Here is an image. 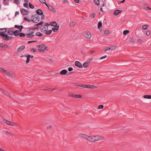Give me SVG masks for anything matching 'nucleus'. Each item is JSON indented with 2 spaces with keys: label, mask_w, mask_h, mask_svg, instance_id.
I'll use <instances>...</instances> for the list:
<instances>
[{
  "label": "nucleus",
  "mask_w": 151,
  "mask_h": 151,
  "mask_svg": "<svg viewBox=\"0 0 151 151\" xmlns=\"http://www.w3.org/2000/svg\"><path fill=\"white\" fill-rule=\"evenodd\" d=\"M75 65L79 68H82V66L81 63L78 61H76L75 62Z\"/></svg>",
  "instance_id": "12"
},
{
  "label": "nucleus",
  "mask_w": 151,
  "mask_h": 151,
  "mask_svg": "<svg viewBox=\"0 0 151 151\" xmlns=\"http://www.w3.org/2000/svg\"><path fill=\"white\" fill-rule=\"evenodd\" d=\"M19 14V12H16L15 13V16H16L17 15Z\"/></svg>",
  "instance_id": "64"
},
{
  "label": "nucleus",
  "mask_w": 151,
  "mask_h": 151,
  "mask_svg": "<svg viewBox=\"0 0 151 151\" xmlns=\"http://www.w3.org/2000/svg\"><path fill=\"white\" fill-rule=\"evenodd\" d=\"M3 132L6 135H9V136H12L13 134L10 132H8L7 131H4Z\"/></svg>",
  "instance_id": "26"
},
{
  "label": "nucleus",
  "mask_w": 151,
  "mask_h": 151,
  "mask_svg": "<svg viewBox=\"0 0 151 151\" xmlns=\"http://www.w3.org/2000/svg\"><path fill=\"white\" fill-rule=\"evenodd\" d=\"M7 76L9 78H13L15 77V75L14 73L12 71H9L8 72V73H7Z\"/></svg>",
  "instance_id": "6"
},
{
  "label": "nucleus",
  "mask_w": 151,
  "mask_h": 151,
  "mask_svg": "<svg viewBox=\"0 0 151 151\" xmlns=\"http://www.w3.org/2000/svg\"><path fill=\"white\" fill-rule=\"evenodd\" d=\"M24 6L25 7H28V4L27 3H25L24 4Z\"/></svg>",
  "instance_id": "55"
},
{
  "label": "nucleus",
  "mask_w": 151,
  "mask_h": 151,
  "mask_svg": "<svg viewBox=\"0 0 151 151\" xmlns=\"http://www.w3.org/2000/svg\"><path fill=\"white\" fill-rule=\"evenodd\" d=\"M104 33L105 34H108L109 33V32L108 30H106L104 31Z\"/></svg>",
  "instance_id": "50"
},
{
  "label": "nucleus",
  "mask_w": 151,
  "mask_h": 151,
  "mask_svg": "<svg viewBox=\"0 0 151 151\" xmlns=\"http://www.w3.org/2000/svg\"><path fill=\"white\" fill-rule=\"evenodd\" d=\"M116 46L115 45L112 46L111 47V50H114L116 49Z\"/></svg>",
  "instance_id": "49"
},
{
  "label": "nucleus",
  "mask_w": 151,
  "mask_h": 151,
  "mask_svg": "<svg viewBox=\"0 0 151 151\" xmlns=\"http://www.w3.org/2000/svg\"><path fill=\"white\" fill-rule=\"evenodd\" d=\"M73 70V68L72 67H69L68 68V70L69 71H72Z\"/></svg>",
  "instance_id": "59"
},
{
  "label": "nucleus",
  "mask_w": 151,
  "mask_h": 151,
  "mask_svg": "<svg viewBox=\"0 0 151 151\" xmlns=\"http://www.w3.org/2000/svg\"><path fill=\"white\" fill-rule=\"evenodd\" d=\"M143 97L145 99H151V95H145L143 96Z\"/></svg>",
  "instance_id": "32"
},
{
  "label": "nucleus",
  "mask_w": 151,
  "mask_h": 151,
  "mask_svg": "<svg viewBox=\"0 0 151 151\" xmlns=\"http://www.w3.org/2000/svg\"><path fill=\"white\" fill-rule=\"evenodd\" d=\"M148 27V25H145L142 26V28L144 29H147Z\"/></svg>",
  "instance_id": "45"
},
{
  "label": "nucleus",
  "mask_w": 151,
  "mask_h": 151,
  "mask_svg": "<svg viewBox=\"0 0 151 151\" xmlns=\"http://www.w3.org/2000/svg\"><path fill=\"white\" fill-rule=\"evenodd\" d=\"M37 40H34V41H29L27 42V43L28 44H30L31 43L33 42H37Z\"/></svg>",
  "instance_id": "53"
},
{
  "label": "nucleus",
  "mask_w": 151,
  "mask_h": 151,
  "mask_svg": "<svg viewBox=\"0 0 151 151\" xmlns=\"http://www.w3.org/2000/svg\"><path fill=\"white\" fill-rule=\"evenodd\" d=\"M19 0H14V3H15L18 4H19Z\"/></svg>",
  "instance_id": "57"
},
{
  "label": "nucleus",
  "mask_w": 151,
  "mask_h": 151,
  "mask_svg": "<svg viewBox=\"0 0 151 151\" xmlns=\"http://www.w3.org/2000/svg\"><path fill=\"white\" fill-rule=\"evenodd\" d=\"M37 47L39 48L38 51L40 52H44L45 50H47L48 49L45 44L38 45Z\"/></svg>",
  "instance_id": "1"
},
{
  "label": "nucleus",
  "mask_w": 151,
  "mask_h": 151,
  "mask_svg": "<svg viewBox=\"0 0 151 151\" xmlns=\"http://www.w3.org/2000/svg\"><path fill=\"white\" fill-rule=\"evenodd\" d=\"M46 32L45 33V34L47 35H49L52 33V31L50 30L48 31L47 30Z\"/></svg>",
  "instance_id": "43"
},
{
  "label": "nucleus",
  "mask_w": 151,
  "mask_h": 151,
  "mask_svg": "<svg viewBox=\"0 0 151 151\" xmlns=\"http://www.w3.org/2000/svg\"><path fill=\"white\" fill-rule=\"evenodd\" d=\"M25 47L24 45H22L19 47L17 49V53L21 52L22 50H24Z\"/></svg>",
  "instance_id": "13"
},
{
  "label": "nucleus",
  "mask_w": 151,
  "mask_h": 151,
  "mask_svg": "<svg viewBox=\"0 0 151 151\" xmlns=\"http://www.w3.org/2000/svg\"><path fill=\"white\" fill-rule=\"evenodd\" d=\"M82 35L84 37L88 39H90L91 36V33L89 32H83Z\"/></svg>",
  "instance_id": "3"
},
{
  "label": "nucleus",
  "mask_w": 151,
  "mask_h": 151,
  "mask_svg": "<svg viewBox=\"0 0 151 151\" xmlns=\"http://www.w3.org/2000/svg\"><path fill=\"white\" fill-rule=\"evenodd\" d=\"M3 121L6 124H7L8 125L10 126L11 123V121H9L7 119H3Z\"/></svg>",
  "instance_id": "21"
},
{
  "label": "nucleus",
  "mask_w": 151,
  "mask_h": 151,
  "mask_svg": "<svg viewBox=\"0 0 151 151\" xmlns=\"http://www.w3.org/2000/svg\"><path fill=\"white\" fill-rule=\"evenodd\" d=\"M24 20L25 21H28V22H30L31 21L30 19H28L26 17H25L24 18Z\"/></svg>",
  "instance_id": "51"
},
{
  "label": "nucleus",
  "mask_w": 151,
  "mask_h": 151,
  "mask_svg": "<svg viewBox=\"0 0 151 151\" xmlns=\"http://www.w3.org/2000/svg\"><path fill=\"white\" fill-rule=\"evenodd\" d=\"M143 7L146 10H151V8L147 4H145Z\"/></svg>",
  "instance_id": "31"
},
{
  "label": "nucleus",
  "mask_w": 151,
  "mask_h": 151,
  "mask_svg": "<svg viewBox=\"0 0 151 151\" xmlns=\"http://www.w3.org/2000/svg\"><path fill=\"white\" fill-rule=\"evenodd\" d=\"M102 25V23L101 22H99L98 24V28H100Z\"/></svg>",
  "instance_id": "42"
},
{
  "label": "nucleus",
  "mask_w": 151,
  "mask_h": 151,
  "mask_svg": "<svg viewBox=\"0 0 151 151\" xmlns=\"http://www.w3.org/2000/svg\"><path fill=\"white\" fill-rule=\"evenodd\" d=\"M68 72V71L66 70H63L61 71L60 74L62 75H65Z\"/></svg>",
  "instance_id": "22"
},
{
  "label": "nucleus",
  "mask_w": 151,
  "mask_h": 151,
  "mask_svg": "<svg viewBox=\"0 0 151 151\" xmlns=\"http://www.w3.org/2000/svg\"><path fill=\"white\" fill-rule=\"evenodd\" d=\"M29 7L31 9H34V6L32 4H31L30 3H29Z\"/></svg>",
  "instance_id": "47"
},
{
  "label": "nucleus",
  "mask_w": 151,
  "mask_h": 151,
  "mask_svg": "<svg viewBox=\"0 0 151 151\" xmlns=\"http://www.w3.org/2000/svg\"><path fill=\"white\" fill-rule=\"evenodd\" d=\"M0 70L4 73L5 76H7L8 72H7L6 70L4 69L1 67H0Z\"/></svg>",
  "instance_id": "17"
},
{
  "label": "nucleus",
  "mask_w": 151,
  "mask_h": 151,
  "mask_svg": "<svg viewBox=\"0 0 151 151\" xmlns=\"http://www.w3.org/2000/svg\"><path fill=\"white\" fill-rule=\"evenodd\" d=\"M84 88H88L89 89H95L97 88V87L95 86H80Z\"/></svg>",
  "instance_id": "7"
},
{
  "label": "nucleus",
  "mask_w": 151,
  "mask_h": 151,
  "mask_svg": "<svg viewBox=\"0 0 151 151\" xmlns=\"http://www.w3.org/2000/svg\"><path fill=\"white\" fill-rule=\"evenodd\" d=\"M76 24V23L74 22H72L70 23L69 24V26L70 27H73L75 26Z\"/></svg>",
  "instance_id": "36"
},
{
  "label": "nucleus",
  "mask_w": 151,
  "mask_h": 151,
  "mask_svg": "<svg viewBox=\"0 0 151 151\" xmlns=\"http://www.w3.org/2000/svg\"><path fill=\"white\" fill-rule=\"evenodd\" d=\"M94 142L105 139L104 137L100 135H94Z\"/></svg>",
  "instance_id": "2"
},
{
  "label": "nucleus",
  "mask_w": 151,
  "mask_h": 151,
  "mask_svg": "<svg viewBox=\"0 0 151 151\" xmlns=\"http://www.w3.org/2000/svg\"><path fill=\"white\" fill-rule=\"evenodd\" d=\"M35 36H37L39 37H41L42 35V34L40 32H37L36 33Z\"/></svg>",
  "instance_id": "37"
},
{
  "label": "nucleus",
  "mask_w": 151,
  "mask_h": 151,
  "mask_svg": "<svg viewBox=\"0 0 151 151\" xmlns=\"http://www.w3.org/2000/svg\"><path fill=\"white\" fill-rule=\"evenodd\" d=\"M129 42L132 44L134 43V41L133 38L132 37H131L129 39Z\"/></svg>",
  "instance_id": "39"
},
{
  "label": "nucleus",
  "mask_w": 151,
  "mask_h": 151,
  "mask_svg": "<svg viewBox=\"0 0 151 151\" xmlns=\"http://www.w3.org/2000/svg\"><path fill=\"white\" fill-rule=\"evenodd\" d=\"M94 3L97 5L98 6L99 5V0H94Z\"/></svg>",
  "instance_id": "38"
},
{
  "label": "nucleus",
  "mask_w": 151,
  "mask_h": 151,
  "mask_svg": "<svg viewBox=\"0 0 151 151\" xmlns=\"http://www.w3.org/2000/svg\"><path fill=\"white\" fill-rule=\"evenodd\" d=\"M20 12L23 15H27L29 13L28 11H27L23 8H22L21 9Z\"/></svg>",
  "instance_id": "8"
},
{
  "label": "nucleus",
  "mask_w": 151,
  "mask_h": 151,
  "mask_svg": "<svg viewBox=\"0 0 151 151\" xmlns=\"http://www.w3.org/2000/svg\"><path fill=\"white\" fill-rule=\"evenodd\" d=\"M59 25L56 26H54V27H53L52 28V30L53 32H56L57 31V30L59 29Z\"/></svg>",
  "instance_id": "20"
},
{
  "label": "nucleus",
  "mask_w": 151,
  "mask_h": 151,
  "mask_svg": "<svg viewBox=\"0 0 151 151\" xmlns=\"http://www.w3.org/2000/svg\"><path fill=\"white\" fill-rule=\"evenodd\" d=\"M36 13L39 15H42L43 14L42 11L40 9H38L37 10Z\"/></svg>",
  "instance_id": "27"
},
{
  "label": "nucleus",
  "mask_w": 151,
  "mask_h": 151,
  "mask_svg": "<svg viewBox=\"0 0 151 151\" xmlns=\"http://www.w3.org/2000/svg\"><path fill=\"white\" fill-rule=\"evenodd\" d=\"M3 92H4V93L6 95H7L8 96H9V93L6 91H4Z\"/></svg>",
  "instance_id": "62"
},
{
  "label": "nucleus",
  "mask_w": 151,
  "mask_h": 151,
  "mask_svg": "<svg viewBox=\"0 0 151 151\" xmlns=\"http://www.w3.org/2000/svg\"><path fill=\"white\" fill-rule=\"evenodd\" d=\"M104 108V106L103 105H99L98 107V109H103Z\"/></svg>",
  "instance_id": "48"
},
{
  "label": "nucleus",
  "mask_w": 151,
  "mask_h": 151,
  "mask_svg": "<svg viewBox=\"0 0 151 151\" xmlns=\"http://www.w3.org/2000/svg\"><path fill=\"white\" fill-rule=\"evenodd\" d=\"M40 20V17L39 16L37 15L31 21L33 22L37 23Z\"/></svg>",
  "instance_id": "5"
},
{
  "label": "nucleus",
  "mask_w": 151,
  "mask_h": 151,
  "mask_svg": "<svg viewBox=\"0 0 151 151\" xmlns=\"http://www.w3.org/2000/svg\"><path fill=\"white\" fill-rule=\"evenodd\" d=\"M26 35L28 38H32L34 37L35 36V35H33V34H32V33H29V34H27Z\"/></svg>",
  "instance_id": "24"
},
{
  "label": "nucleus",
  "mask_w": 151,
  "mask_h": 151,
  "mask_svg": "<svg viewBox=\"0 0 151 151\" xmlns=\"http://www.w3.org/2000/svg\"><path fill=\"white\" fill-rule=\"evenodd\" d=\"M19 30H16L14 31L13 34L16 36H18L19 34Z\"/></svg>",
  "instance_id": "28"
},
{
  "label": "nucleus",
  "mask_w": 151,
  "mask_h": 151,
  "mask_svg": "<svg viewBox=\"0 0 151 151\" xmlns=\"http://www.w3.org/2000/svg\"><path fill=\"white\" fill-rule=\"evenodd\" d=\"M104 52H106L107 50H111V47H107L106 49H104Z\"/></svg>",
  "instance_id": "52"
},
{
  "label": "nucleus",
  "mask_w": 151,
  "mask_h": 151,
  "mask_svg": "<svg viewBox=\"0 0 151 151\" xmlns=\"http://www.w3.org/2000/svg\"><path fill=\"white\" fill-rule=\"evenodd\" d=\"M40 31L42 32H44L46 31L44 30V29H43V28H41V27H40Z\"/></svg>",
  "instance_id": "58"
},
{
  "label": "nucleus",
  "mask_w": 151,
  "mask_h": 151,
  "mask_svg": "<svg viewBox=\"0 0 151 151\" xmlns=\"http://www.w3.org/2000/svg\"><path fill=\"white\" fill-rule=\"evenodd\" d=\"M10 126H18V124L17 123L14 122H11V123Z\"/></svg>",
  "instance_id": "29"
},
{
  "label": "nucleus",
  "mask_w": 151,
  "mask_h": 151,
  "mask_svg": "<svg viewBox=\"0 0 151 151\" xmlns=\"http://www.w3.org/2000/svg\"><path fill=\"white\" fill-rule=\"evenodd\" d=\"M31 50L32 51H33L34 52H35L36 51V50L35 48H32L31 49Z\"/></svg>",
  "instance_id": "61"
},
{
  "label": "nucleus",
  "mask_w": 151,
  "mask_h": 151,
  "mask_svg": "<svg viewBox=\"0 0 151 151\" xmlns=\"http://www.w3.org/2000/svg\"><path fill=\"white\" fill-rule=\"evenodd\" d=\"M38 28V27H34L32 28H30L29 29V33L33 34L35 32V29H37Z\"/></svg>",
  "instance_id": "15"
},
{
  "label": "nucleus",
  "mask_w": 151,
  "mask_h": 151,
  "mask_svg": "<svg viewBox=\"0 0 151 151\" xmlns=\"http://www.w3.org/2000/svg\"><path fill=\"white\" fill-rule=\"evenodd\" d=\"M94 135L91 136H88L87 140L90 142H94Z\"/></svg>",
  "instance_id": "10"
},
{
  "label": "nucleus",
  "mask_w": 151,
  "mask_h": 151,
  "mask_svg": "<svg viewBox=\"0 0 151 151\" xmlns=\"http://www.w3.org/2000/svg\"><path fill=\"white\" fill-rule=\"evenodd\" d=\"M106 57H107V56L105 55L104 56H102V57L100 58L99 59L101 60V59H103L104 58H106Z\"/></svg>",
  "instance_id": "56"
},
{
  "label": "nucleus",
  "mask_w": 151,
  "mask_h": 151,
  "mask_svg": "<svg viewBox=\"0 0 151 151\" xmlns=\"http://www.w3.org/2000/svg\"><path fill=\"white\" fill-rule=\"evenodd\" d=\"M0 47L6 48L7 47L10 48V47L9 46H8L7 45L3 43H0Z\"/></svg>",
  "instance_id": "14"
},
{
  "label": "nucleus",
  "mask_w": 151,
  "mask_h": 151,
  "mask_svg": "<svg viewBox=\"0 0 151 151\" xmlns=\"http://www.w3.org/2000/svg\"><path fill=\"white\" fill-rule=\"evenodd\" d=\"M39 1L41 3L45 4L46 6H47V4L46 3L45 0H39Z\"/></svg>",
  "instance_id": "40"
},
{
  "label": "nucleus",
  "mask_w": 151,
  "mask_h": 151,
  "mask_svg": "<svg viewBox=\"0 0 151 151\" xmlns=\"http://www.w3.org/2000/svg\"><path fill=\"white\" fill-rule=\"evenodd\" d=\"M27 55L29 58H34V56L33 55Z\"/></svg>",
  "instance_id": "63"
},
{
  "label": "nucleus",
  "mask_w": 151,
  "mask_h": 151,
  "mask_svg": "<svg viewBox=\"0 0 151 151\" xmlns=\"http://www.w3.org/2000/svg\"><path fill=\"white\" fill-rule=\"evenodd\" d=\"M19 36L21 37H24L26 35L25 34L23 33H20L19 34Z\"/></svg>",
  "instance_id": "46"
},
{
  "label": "nucleus",
  "mask_w": 151,
  "mask_h": 151,
  "mask_svg": "<svg viewBox=\"0 0 151 151\" xmlns=\"http://www.w3.org/2000/svg\"><path fill=\"white\" fill-rule=\"evenodd\" d=\"M129 31L128 30H125L123 31V33L124 35H126L129 32Z\"/></svg>",
  "instance_id": "44"
},
{
  "label": "nucleus",
  "mask_w": 151,
  "mask_h": 151,
  "mask_svg": "<svg viewBox=\"0 0 151 151\" xmlns=\"http://www.w3.org/2000/svg\"><path fill=\"white\" fill-rule=\"evenodd\" d=\"M14 27L16 28H17L19 29L20 32L22 31V29L23 28V26L22 25L18 26L17 25H15Z\"/></svg>",
  "instance_id": "23"
},
{
  "label": "nucleus",
  "mask_w": 151,
  "mask_h": 151,
  "mask_svg": "<svg viewBox=\"0 0 151 151\" xmlns=\"http://www.w3.org/2000/svg\"><path fill=\"white\" fill-rule=\"evenodd\" d=\"M1 30H3V31L2 32H0V33H4V34H5V33L7 31V29L6 28H1Z\"/></svg>",
  "instance_id": "41"
},
{
  "label": "nucleus",
  "mask_w": 151,
  "mask_h": 151,
  "mask_svg": "<svg viewBox=\"0 0 151 151\" xmlns=\"http://www.w3.org/2000/svg\"><path fill=\"white\" fill-rule=\"evenodd\" d=\"M150 31L149 30H148L147 32L146 35L147 36H149L150 35Z\"/></svg>",
  "instance_id": "54"
},
{
  "label": "nucleus",
  "mask_w": 151,
  "mask_h": 151,
  "mask_svg": "<svg viewBox=\"0 0 151 151\" xmlns=\"http://www.w3.org/2000/svg\"><path fill=\"white\" fill-rule=\"evenodd\" d=\"M96 15V14L94 13H93L91 14V17L94 18Z\"/></svg>",
  "instance_id": "60"
},
{
  "label": "nucleus",
  "mask_w": 151,
  "mask_h": 151,
  "mask_svg": "<svg viewBox=\"0 0 151 151\" xmlns=\"http://www.w3.org/2000/svg\"><path fill=\"white\" fill-rule=\"evenodd\" d=\"M70 96L75 98H81V96L80 95H77L75 94H71L70 95Z\"/></svg>",
  "instance_id": "25"
},
{
  "label": "nucleus",
  "mask_w": 151,
  "mask_h": 151,
  "mask_svg": "<svg viewBox=\"0 0 151 151\" xmlns=\"http://www.w3.org/2000/svg\"><path fill=\"white\" fill-rule=\"evenodd\" d=\"M49 25L50 24L48 23H47L46 24L41 26V28H43V29H44V30H45L46 31H47V30L48 29L47 26Z\"/></svg>",
  "instance_id": "16"
},
{
  "label": "nucleus",
  "mask_w": 151,
  "mask_h": 151,
  "mask_svg": "<svg viewBox=\"0 0 151 151\" xmlns=\"http://www.w3.org/2000/svg\"><path fill=\"white\" fill-rule=\"evenodd\" d=\"M23 57H25L27 58V60L26 61V64L28 63L30 60V59L29 58V56L27 55H22L20 56V58H22Z\"/></svg>",
  "instance_id": "18"
},
{
  "label": "nucleus",
  "mask_w": 151,
  "mask_h": 151,
  "mask_svg": "<svg viewBox=\"0 0 151 151\" xmlns=\"http://www.w3.org/2000/svg\"><path fill=\"white\" fill-rule=\"evenodd\" d=\"M47 6H46L48 9L51 11H52L53 12H56V10L55 9L52 7V6L50 5L47 4Z\"/></svg>",
  "instance_id": "11"
},
{
  "label": "nucleus",
  "mask_w": 151,
  "mask_h": 151,
  "mask_svg": "<svg viewBox=\"0 0 151 151\" xmlns=\"http://www.w3.org/2000/svg\"><path fill=\"white\" fill-rule=\"evenodd\" d=\"M57 23L56 22H52L50 23V24L52 26H55L58 25Z\"/></svg>",
  "instance_id": "34"
},
{
  "label": "nucleus",
  "mask_w": 151,
  "mask_h": 151,
  "mask_svg": "<svg viewBox=\"0 0 151 151\" xmlns=\"http://www.w3.org/2000/svg\"><path fill=\"white\" fill-rule=\"evenodd\" d=\"M1 36L3 40L7 41L9 40V36L6 34H4V33H1Z\"/></svg>",
  "instance_id": "4"
},
{
  "label": "nucleus",
  "mask_w": 151,
  "mask_h": 151,
  "mask_svg": "<svg viewBox=\"0 0 151 151\" xmlns=\"http://www.w3.org/2000/svg\"><path fill=\"white\" fill-rule=\"evenodd\" d=\"M90 62H86L84 63L83 65V66L84 68H87L88 66V64L89 63H90Z\"/></svg>",
  "instance_id": "30"
},
{
  "label": "nucleus",
  "mask_w": 151,
  "mask_h": 151,
  "mask_svg": "<svg viewBox=\"0 0 151 151\" xmlns=\"http://www.w3.org/2000/svg\"><path fill=\"white\" fill-rule=\"evenodd\" d=\"M79 135L80 137L83 138L87 140L88 136V135L87 134L81 133H79Z\"/></svg>",
  "instance_id": "9"
},
{
  "label": "nucleus",
  "mask_w": 151,
  "mask_h": 151,
  "mask_svg": "<svg viewBox=\"0 0 151 151\" xmlns=\"http://www.w3.org/2000/svg\"><path fill=\"white\" fill-rule=\"evenodd\" d=\"M9 0H3V4L6 5H9Z\"/></svg>",
  "instance_id": "33"
},
{
  "label": "nucleus",
  "mask_w": 151,
  "mask_h": 151,
  "mask_svg": "<svg viewBox=\"0 0 151 151\" xmlns=\"http://www.w3.org/2000/svg\"><path fill=\"white\" fill-rule=\"evenodd\" d=\"M122 11L120 10H116L114 11L113 14L116 16L121 13Z\"/></svg>",
  "instance_id": "19"
},
{
  "label": "nucleus",
  "mask_w": 151,
  "mask_h": 151,
  "mask_svg": "<svg viewBox=\"0 0 151 151\" xmlns=\"http://www.w3.org/2000/svg\"><path fill=\"white\" fill-rule=\"evenodd\" d=\"M7 33L9 35H13L14 31L8 29L7 30Z\"/></svg>",
  "instance_id": "35"
}]
</instances>
